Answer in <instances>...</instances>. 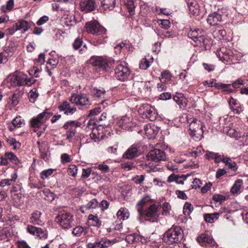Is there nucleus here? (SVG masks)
I'll list each match as a JSON object with an SVG mask.
<instances>
[{"label": "nucleus", "instance_id": "obj_9", "mask_svg": "<svg viewBox=\"0 0 248 248\" xmlns=\"http://www.w3.org/2000/svg\"><path fill=\"white\" fill-rule=\"evenodd\" d=\"M115 74L118 80L124 81L128 79L130 72L126 63H121L115 68Z\"/></svg>", "mask_w": 248, "mask_h": 248}, {"label": "nucleus", "instance_id": "obj_59", "mask_svg": "<svg viewBox=\"0 0 248 248\" xmlns=\"http://www.w3.org/2000/svg\"><path fill=\"white\" fill-rule=\"evenodd\" d=\"M19 95L18 94L14 93L10 99L12 103L14 106H16L19 102Z\"/></svg>", "mask_w": 248, "mask_h": 248}, {"label": "nucleus", "instance_id": "obj_18", "mask_svg": "<svg viewBox=\"0 0 248 248\" xmlns=\"http://www.w3.org/2000/svg\"><path fill=\"white\" fill-rule=\"evenodd\" d=\"M132 120V118L125 115L122 117L118 121L117 124L119 126L123 129L129 130L133 125Z\"/></svg>", "mask_w": 248, "mask_h": 248}, {"label": "nucleus", "instance_id": "obj_20", "mask_svg": "<svg viewBox=\"0 0 248 248\" xmlns=\"http://www.w3.org/2000/svg\"><path fill=\"white\" fill-rule=\"evenodd\" d=\"M187 5L189 12L194 16H198L200 13V6L197 0H188Z\"/></svg>", "mask_w": 248, "mask_h": 248}, {"label": "nucleus", "instance_id": "obj_60", "mask_svg": "<svg viewBox=\"0 0 248 248\" xmlns=\"http://www.w3.org/2000/svg\"><path fill=\"white\" fill-rule=\"evenodd\" d=\"M82 44V41L81 39L77 38L73 43V46L75 49H78L81 46Z\"/></svg>", "mask_w": 248, "mask_h": 248}, {"label": "nucleus", "instance_id": "obj_39", "mask_svg": "<svg viewBox=\"0 0 248 248\" xmlns=\"http://www.w3.org/2000/svg\"><path fill=\"white\" fill-rule=\"evenodd\" d=\"M213 35L215 37L222 39L226 36V31L223 29L219 28L214 31Z\"/></svg>", "mask_w": 248, "mask_h": 248}, {"label": "nucleus", "instance_id": "obj_8", "mask_svg": "<svg viewBox=\"0 0 248 248\" xmlns=\"http://www.w3.org/2000/svg\"><path fill=\"white\" fill-rule=\"evenodd\" d=\"M217 57L224 63H228L231 64L232 62L235 58L236 60H238L236 57H235L232 52L226 47H222L219 50H217L216 53Z\"/></svg>", "mask_w": 248, "mask_h": 248}, {"label": "nucleus", "instance_id": "obj_64", "mask_svg": "<svg viewBox=\"0 0 248 248\" xmlns=\"http://www.w3.org/2000/svg\"><path fill=\"white\" fill-rule=\"evenodd\" d=\"M144 179V177L143 175L136 176L133 179L135 183L137 184H140L143 181Z\"/></svg>", "mask_w": 248, "mask_h": 248}, {"label": "nucleus", "instance_id": "obj_55", "mask_svg": "<svg viewBox=\"0 0 248 248\" xmlns=\"http://www.w3.org/2000/svg\"><path fill=\"white\" fill-rule=\"evenodd\" d=\"M95 168L98 169L104 173L108 172L109 171V167L107 165L104 164H100L98 166L96 167Z\"/></svg>", "mask_w": 248, "mask_h": 248}, {"label": "nucleus", "instance_id": "obj_10", "mask_svg": "<svg viewBox=\"0 0 248 248\" xmlns=\"http://www.w3.org/2000/svg\"><path fill=\"white\" fill-rule=\"evenodd\" d=\"M52 114V113L48 112L47 110H45L42 113H40L36 117H34L31 119L30 121L31 126L35 128L40 127Z\"/></svg>", "mask_w": 248, "mask_h": 248}, {"label": "nucleus", "instance_id": "obj_63", "mask_svg": "<svg viewBox=\"0 0 248 248\" xmlns=\"http://www.w3.org/2000/svg\"><path fill=\"white\" fill-rule=\"evenodd\" d=\"M48 20V17L46 16H44L40 17L37 22V24L39 26L42 25L46 23Z\"/></svg>", "mask_w": 248, "mask_h": 248}, {"label": "nucleus", "instance_id": "obj_25", "mask_svg": "<svg viewBox=\"0 0 248 248\" xmlns=\"http://www.w3.org/2000/svg\"><path fill=\"white\" fill-rule=\"evenodd\" d=\"M42 213L38 210L33 212L30 218V222L34 225H41L43 224L41 217Z\"/></svg>", "mask_w": 248, "mask_h": 248}, {"label": "nucleus", "instance_id": "obj_29", "mask_svg": "<svg viewBox=\"0 0 248 248\" xmlns=\"http://www.w3.org/2000/svg\"><path fill=\"white\" fill-rule=\"evenodd\" d=\"M31 26L30 24L23 19L20 20L15 24V27H17L18 30H22L24 32H25L30 29Z\"/></svg>", "mask_w": 248, "mask_h": 248}, {"label": "nucleus", "instance_id": "obj_1", "mask_svg": "<svg viewBox=\"0 0 248 248\" xmlns=\"http://www.w3.org/2000/svg\"><path fill=\"white\" fill-rule=\"evenodd\" d=\"M6 80L13 87L30 86L36 81L33 77L29 78L26 74L18 71H16L13 75L8 76Z\"/></svg>", "mask_w": 248, "mask_h": 248}, {"label": "nucleus", "instance_id": "obj_16", "mask_svg": "<svg viewBox=\"0 0 248 248\" xmlns=\"http://www.w3.org/2000/svg\"><path fill=\"white\" fill-rule=\"evenodd\" d=\"M37 143L38 145L41 158L45 161L48 160L50 154L48 143L46 141L42 142L37 141Z\"/></svg>", "mask_w": 248, "mask_h": 248}, {"label": "nucleus", "instance_id": "obj_6", "mask_svg": "<svg viewBox=\"0 0 248 248\" xmlns=\"http://www.w3.org/2000/svg\"><path fill=\"white\" fill-rule=\"evenodd\" d=\"M187 122L189 124V129L191 131V135L199 137L203 134V125L200 120L191 118L187 120Z\"/></svg>", "mask_w": 248, "mask_h": 248}, {"label": "nucleus", "instance_id": "obj_36", "mask_svg": "<svg viewBox=\"0 0 248 248\" xmlns=\"http://www.w3.org/2000/svg\"><path fill=\"white\" fill-rule=\"evenodd\" d=\"M88 218L93 226L98 227L101 226L102 221L100 220L97 216L90 214Z\"/></svg>", "mask_w": 248, "mask_h": 248}, {"label": "nucleus", "instance_id": "obj_56", "mask_svg": "<svg viewBox=\"0 0 248 248\" xmlns=\"http://www.w3.org/2000/svg\"><path fill=\"white\" fill-rule=\"evenodd\" d=\"M159 26L165 29H168L170 27V23L169 20L163 19L160 20V23H159Z\"/></svg>", "mask_w": 248, "mask_h": 248}, {"label": "nucleus", "instance_id": "obj_15", "mask_svg": "<svg viewBox=\"0 0 248 248\" xmlns=\"http://www.w3.org/2000/svg\"><path fill=\"white\" fill-rule=\"evenodd\" d=\"M95 0H81L79 3L80 9L85 13L91 12L96 7Z\"/></svg>", "mask_w": 248, "mask_h": 248}, {"label": "nucleus", "instance_id": "obj_33", "mask_svg": "<svg viewBox=\"0 0 248 248\" xmlns=\"http://www.w3.org/2000/svg\"><path fill=\"white\" fill-rule=\"evenodd\" d=\"M118 218L121 220L127 219L129 216V213L127 209L125 208H121L117 213Z\"/></svg>", "mask_w": 248, "mask_h": 248}, {"label": "nucleus", "instance_id": "obj_44", "mask_svg": "<svg viewBox=\"0 0 248 248\" xmlns=\"http://www.w3.org/2000/svg\"><path fill=\"white\" fill-rule=\"evenodd\" d=\"M78 172V169L77 166L74 164H71L69 165L67 172L68 174L73 177H76Z\"/></svg>", "mask_w": 248, "mask_h": 248}, {"label": "nucleus", "instance_id": "obj_3", "mask_svg": "<svg viewBox=\"0 0 248 248\" xmlns=\"http://www.w3.org/2000/svg\"><path fill=\"white\" fill-rule=\"evenodd\" d=\"M182 232V230L180 227L173 226L164 233L163 240L169 245L177 243L180 241Z\"/></svg>", "mask_w": 248, "mask_h": 248}, {"label": "nucleus", "instance_id": "obj_12", "mask_svg": "<svg viewBox=\"0 0 248 248\" xmlns=\"http://www.w3.org/2000/svg\"><path fill=\"white\" fill-rule=\"evenodd\" d=\"M81 123L76 121H70L67 122L63 126L64 129L67 130L66 136L69 142L71 141L72 138L75 136L76 130V128L79 127Z\"/></svg>", "mask_w": 248, "mask_h": 248}, {"label": "nucleus", "instance_id": "obj_32", "mask_svg": "<svg viewBox=\"0 0 248 248\" xmlns=\"http://www.w3.org/2000/svg\"><path fill=\"white\" fill-rule=\"evenodd\" d=\"M101 4L104 10H112L115 5V0H103Z\"/></svg>", "mask_w": 248, "mask_h": 248}, {"label": "nucleus", "instance_id": "obj_23", "mask_svg": "<svg viewBox=\"0 0 248 248\" xmlns=\"http://www.w3.org/2000/svg\"><path fill=\"white\" fill-rule=\"evenodd\" d=\"M116 242L117 240L115 239L110 240L106 237H104L95 242L94 244L99 248H108Z\"/></svg>", "mask_w": 248, "mask_h": 248}, {"label": "nucleus", "instance_id": "obj_21", "mask_svg": "<svg viewBox=\"0 0 248 248\" xmlns=\"http://www.w3.org/2000/svg\"><path fill=\"white\" fill-rule=\"evenodd\" d=\"M197 240L202 246L213 245L214 243L212 237L205 233L201 234L197 237Z\"/></svg>", "mask_w": 248, "mask_h": 248}, {"label": "nucleus", "instance_id": "obj_30", "mask_svg": "<svg viewBox=\"0 0 248 248\" xmlns=\"http://www.w3.org/2000/svg\"><path fill=\"white\" fill-rule=\"evenodd\" d=\"M157 206L156 204H153L150 205L145 211V215L147 217H154L157 215Z\"/></svg>", "mask_w": 248, "mask_h": 248}, {"label": "nucleus", "instance_id": "obj_24", "mask_svg": "<svg viewBox=\"0 0 248 248\" xmlns=\"http://www.w3.org/2000/svg\"><path fill=\"white\" fill-rule=\"evenodd\" d=\"M173 100L179 105L180 108H186L187 100L182 93H176L173 96Z\"/></svg>", "mask_w": 248, "mask_h": 248}, {"label": "nucleus", "instance_id": "obj_58", "mask_svg": "<svg viewBox=\"0 0 248 248\" xmlns=\"http://www.w3.org/2000/svg\"><path fill=\"white\" fill-rule=\"evenodd\" d=\"M226 197L220 194H215L213 196V200L216 202H221L225 201Z\"/></svg>", "mask_w": 248, "mask_h": 248}, {"label": "nucleus", "instance_id": "obj_50", "mask_svg": "<svg viewBox=\"0 0 248 248\" xmlns=\"http://www.w3.org/2000/svg\"><path fill=\"white\" fill-rule=\"evenodd\" d=\"M128 44H127L126 43L124 42H121L119 44H118L115 46L114 47V52L116 54H119L120 53L122 49L124 48V47L127 48V46Z\"/></svg>", "mask_w": 248, "mask_h": 248}, {"label": "nucleus", "instance_id": "obj_27", "mask_svg": "<svg viewBox=\"0 0 248 248\" xmlns=\"http://www.w3.org/2000/svg\"><path fill=\"white\" fill-rule=\"evenodd\" d=\"M106 91L104 89L93 88L91 90V95L95 100L104 98L105 96Z\"/></svg>", "mask_w": 248, "mask_h": 248}, {"label": "nucleus", "instance_id": "obj_34", "mask_svg": "<svg viewBox=\"0 0 248 248\" xmlns=\"http://www.w3.org/2000/svg\"><path fill=\"white\" fill-rule=\"evenodd\" d=\"M124 4L130 15H134L136 8L134 0H125Z\"/></svg>", "mask_w": 248, "mask_h": 248}, {"label": "nucleus", "instance_id": "obj_61", "mask_svg": "<svg viewBox=\"0 0 248 248\" xmlns=\"http://www.w3.org/2000/svg\"><path fill=\"white\" fill-rule=\"evenodd\" d=\"M92 170L90 168L83 169L82 177L83 178H87L90 175Z\"/></svg>", "mask_w": 248, "mask_h": 248}, {"label": "nucleus", "instance_id": "obj_28", "mask_svg": "<svg viewBox=\"0 0 248 248\" xmlns=\"http://www.w3.org/2000/svg\"><path fill=\"white\" fill-rule=\"evenodd\" d=\"M145 132L147 137L150 139H154L157 134V130L154 128V126L150 125H146L145 128Z\"/></svg>", "mask_w": 248, "mask_h": 248}, {"label": "nucleus", "instance_id": "obj_4", "mask_svg": "<svg viewBox=\"0 0 248 248\" xmlns=\"http://www.w3.org/2000/svg\"><path fill=\"white\" fill-rule=\"evenodd\" d=\"M55 221L63 229H68L72 226L73 216L70 213H61L56 216Z\"/></svg>", "mask_w": 248, "mask_h": 248}, {"label": "nucleus", "instance_id": "obj_26", "mask_svg": "<svg viewBox=\"0 0 248 248\" xmlns=\"http://www.w3.org/2000/svg\"><path fill=\"white\" fill-rule=\"evenodd\" d=\"M138 155V149L131 146L128 148L123 155V157L126 159H132Z\"/></svg>", "mask_w": 248, "mask_h": 248}, {"label": "nucleus", "instance_id": "obj_38", "mask_svg": "<svg viewBox=\"0 0 248 248\" xmlns=\"http://www.w3.org/2000/svg\"><path fill=\"white\" fill-rule=\"evenodd\" d=\"M73 234L77 236H80L83 233L86 234L88 232V229L78 226L75 228L73 230Z\"/></svg>", "mask_w": 248, "mask_h": 248}, {"label": "nucleus", "instance_id": "obj_19", "mask_svg": "<svg viewBox=\"0 0 248 248\" xmlns=\"http://www.w3.org/2000/svg\"><path fill=\"white\" fill-rule=\"evenodd\" d=\"M59 110L64 111L65 115H72L76 111V108L71 106L68 102L64 101L59 107Z\"/></svg>", "mask_w": 248, "mask_h": 248}, {"label": "nucleus", "instance_id": "obj_62", "mask_svg": "<svg viewBox=\"0 0 248 248\" xmlns=\"http://www.w3.org/2000/svg\"><path fill=\"white\" fill-rule=\"evenodd\" d=\"M46 195V199L49 202H52L55 199V194L47 190L45 192Z\"/></svg>", "mask_w": 248, "mask_h": 248}, {"label": "nucleus", "instance_id": "obj_47", "mask_svg": "<svg viewBox=\"0 0 248 248\" xmlns=\"http://www.w3.org/2000/svg\"><path fill=\"white\" fill-rule=\"evenodd\" d=\"M54 170L53 169H48L42 171L40 173L41 178L43 179L47 178L53 173Z\"/></svg>", "mask_w": 248, "mask_h": 248}, {"label": "nucleus", "instance_id": "obj_54", "mask_svg": "<svg viewBox=\"0 0 248 248\" xmlns=\"http://www.w3.org/2000/svg\"><path fill=\"white\" fill-rule=\"evenodd\" d=\"M162 214L167 215L169 214L170 210V206L168 202H164L162 205Z\"/></svg>", "mask_w": 248, "mask_h": 248}, {"label": "nucleus", "instance_id": "obj_42", "mask_svg": "<svg viewBox=\"0 0 248 248\" xmlns=\"http://www.w3.org/2000/svg\"><path fill=\"white\" fill-rule=\"evenodd\" d=\"M170 73L168 71H165L161 73V81L162 82H166L170 81L171 78Z\"/></svg>", "mask_w": 248, "mask_h": 248}, {"label": "nucleus", "instance_id": "obj_57", "mask_svg": "<svg viewBox=\"0 0 248 248\" xmlns=\"http://www.w3.org/2000/svg\"><path fill=\"white\" fill-rule=\"evenodd\" d=\"M121 167L126 170H129L134 167L133 163L131 162H125L121 164Z\"/></svg>", "mask_w": 248, "mask_h": 248}, {"label": "nucleus", "instance_id": "obj_22", "mask_svg": "<svg viewBox=\"0 0 248 248\" xmlns=\"http://www.w3.org/2000/svg\"><path fill=\"white\" fill-rule=\"evenodd\" d=\"M222 20L221 15L217 12L209 14L207 18V23L211 26H216Z\"/></svg>", "mask_w": 248, "mask_h": 248}, {"label": "nucleus", "instance_id": "obj_13", "mask_svg": "<svg viewBox=\"0 0 248 248\" xmlns=\"http://www.w3.org/2000/svg\"><path fill=\"white\" fill-rule=\"evenodd\" d=\"M200 30L199 29L190 31L188 33V36L194 42L197 43V45L203 46L206 47V46L209 42V40L208 39L205 38L203 35L200 34L198 32Z\"/></svg>", "mask_w": 248, "mask_h": 248}, {"label": "nucleus", "instance_id": "obj_41", "mask_svg": "<svg viewBox=\"0 0 248 248\" xmlns=\"http://www.w3.org/2000/svg\"><path fill=\"white\" fill-rule=\"evenodd\" d=\"M219 215V214L217 213L207 214L204 216V220L207 222L213 223L214 221V219L218 218Z\"/></svg>", "mask_w": 248, "mask_h": 248}, {"label": "nucleus", "instance_id": "obj_11", "mask_svg": "<svg viewBox=\"0 0 248 248\" xmlns=\"http://www.w3.org/2000/svg\"><path fill=\"white\" fill-rule=\"evenodd\" d=\"M70 101L72 104L87 108L91 105L89 97L83 93L73 94L70 97Z\"/></svg>", "mask_w": 248, "mask_h": 248}, {"label": "nucleus", "instance_id": "obj_7", "mask_svg": "<svg viewBox=\"0 0 248 248\" xmlns=\"http://www.w3.org/2000/svg\"><path fill=\"white\" fill-rule=\"evenodd\" d=\"M138 111L143 118L149 119L151 121L156 119V114L155 109L149 104H142L139 108Z\"/></svg>", "mask_w": 248, "mask_h": 248}, {"label": "nucleus", "instance_id": "obj_31", "mask_svg": "<svg viewBox=\"0 0 248 248\" xmlns=\"http://www.w3.org/2000/svg\"><path fill=\"white\" fill-rule=\"evenodd\" d=\"M243 181L241 179H237L232 186L231 191L233 194H238L241 192V189L243 185Z\"/></svg>", "mask_w": 248, "mask_h": 248}, {"label": "nucleus", "instance_id": "obj_49", "mask_svg": "<svg viewBox=\"0 0 248 248\" xmlns=\"http://www.w3.org/2000/svg\"><path fill=\"white\" fill-rule=\"evenodd\" d=\"M38 97V94L36 93V90L34 89L31 90L29 93V99L31 102L34 103Z\"/></svg>", "mask_w": 248, "mask_h": 248}, {"label": "nucleus", "instance_id": "obj_48", "mask_svg": "<svg viewBox=\"0 0 248 248\" xmlns=\"http://www.w3.org/2000/svg\"><path fill=\"white\" fill-rule=\"evenodd\" d=\"M228 135L230 137L235 138L236 139L240 138L242 136L241 133L234 129H230L228 131Z\"/></svg>", "mask_w": 248, "mask_h": 248}, {"label": "nucleus", "instance_id": "obj_17", "mask_svg": "<svg viewBox=\"0 0 248 248\" xmlns=\"http://www.w3.org/2000/svg\"><path fill=\"white\" fill-rule=\"evenodd\" d=\"M27 231L28 232L36 236L41 238H46L47 235L46 232L45 231H43L41 228H37L31 225H29L27 226Z\"/></svg>", "mask_w": 248, "mask_h": 248}, {"label": "nucleus", "instance_id": "obj_52", "mask_svg": "<svg viewBox=\"0 0 248 248\" xmlns=\"http://www.w3.org/2000/svg\"><path fill=\"white\" fill-rule=\"evenodd\" d=\"M150 66V62L146 58H143L140 63V68L142 70L147 69Z\"/></svg>", "mask_w": 248, "mask_h": 248}, {"label": "nucleus", "instance_id": "obj_5", "mask_svg": "<svg viewBox=\"0 0 248 248\" xmlns=\"http://www.w3.org/2000/svg\"><path fill=\"white\" fill-rule=\"evenodd\" d=\"M85 28L87 32L96 35L104 34L106 32L105 28L95 20L87 22Z\"/></svg>", "mask_w": 248, "mask_h": 248}, {"label": "nucleus", "instance_id": "obj_46", "mask_svg": "<svg viewBox=\"0 0 248 248\" xmlns=\"http://www.w3.org/2000/svg\"><path fill=\"white\" fill-rule=\"evenodd\" d=\"M59 62L58 59L52 58L49 59L46 63V65L50 67V69L55 68Z\"/></svg>", "mask_w": 248, "mask_h": 248}, {"label": "nucleus", "instance_id": "obj_45", "mask_svg": "<svg viewBox=\"0 0 248 248\" xmlns=\"http://www.w3.org/2000/svg\"><path fill=\"white\" fill-rule=\"evenodd\" d=\"M98 202L95 199H92L87 204L81 207V209L86 208L87 209H91L95 208L98 205Z\"/></svg>", "mask_w": 248, "mask_h": 248}, {"label": "nucleus", "instance_id": "obj_40", "mask_svg": "<svg viewBox=\"0 0 248 248\" xmlns=\"http://www.w3.org/2000/svg\"><path fill=\"white\" fill-rule=\"evenodd\" d=\"M5 156L8 158L12 163L14 164L17 165L20 161L16 156L12 152H7L5 153Z\"/></svg>", "mask_w": 248, "mask_h": 248}, {"label": "nucleus", "instance_id": "obj_51", "mask_svg": "<svg viewBox=\"0 0 248 248\" xmlns=\"http://www.w3.org/2000/svg\"><path fill=\"white\" fill-rule=\"evenodd\" d=\"M13 124L15 127H20L24 124V120L20 116L16 117L13 120Z\"/></svg>", "mask_w": 248, "mask_h": 248}, {"label": "nucleus", "instance_id": "obj_43", "mask_svg": "<svg viewBox=\"0 0 248 248\" xmlns=\"http://www.w3.org/2000/svg\"><path fill=\"white\" fill-rule=\"evenodd\" d=\"M193 209L192 205L187 202H186L183 208L184 214L186 216H188L190 214Z\"/></svg>", "mask_w": 248, "mask_h": 248}, {"label": "nucleus", "instance_id": "obj_37", "mask_svg": "<svg viewBox=\"0 0 248 248\" xmlns=\"http://www.w3.org/2000/svg\"><path fill=\"white\" fill-rule=\"evenodd\" d=\"M93 129L92 133L90 134V137L94 141H100L103 138V135L98 133L97 129L96 128H92Z\"/></svg>", "mask_w": 248, "mask_h": 248}, {"label": "nucleus", "instance_id": "obj_14", "mask_svg": "<svg viewBox=\"0 0 248 248\" xmlns=\"http://www.w3.org/2000/svg\"><path fill=\"white\" fill-rule=\"evenodd\" d=\"M147 157L149 160L155 162L166 160L167 157L165 152L160 149H155L149 152Z\"/></svg>", "mask_w": 248, "mask_h": 248}, {"label": "nucleus", "instance_id": "obj_53", "mask_svg": "<svg viewBox=\"0 0 248 248\" xmlns=\"http://www.w3.org/2000/svg\"><path fill=\"white\" fill-rule=\"evenodd\" d=\"M61 162L62 164L69 162L71 160V157L70 155L67 154L63 153L61 156Z\"/></svg>", "mask_w": 248, "mask_h": 248}, {"label": "nucleus", "instance_id": "obj_2", "mask_svg": "<svg viewBox=\"0 0 248 248\" xmlns=\"http://www.w3.org/2000/svg\"><path fill=\"white\" fill-rule=\"evenodd\" d=\"M90 62L96 69H99V72L108 71L114 64L112 60L101 56L92 57L90 60Z\"/></svg>", "mask_w": 248, "mask_h": 248}, {"label": "nucleus", "instance_id": "obj_35", "mask_svg": "<svg viewBox=\"0 0 248 248\" xmlns=\"http://www.w3.org/2000/svg\"><path fill=\"white\" fill-rule=\"evenodd\" d=\"M11 178L10 179H5L2 180L0 182V186L4 187L6 186H9L11 185L13 182H15L17 177L16 173H14L11 175Z\"/></svg>", "mask_w": 248, "mask_h": 248}]
</instances>
